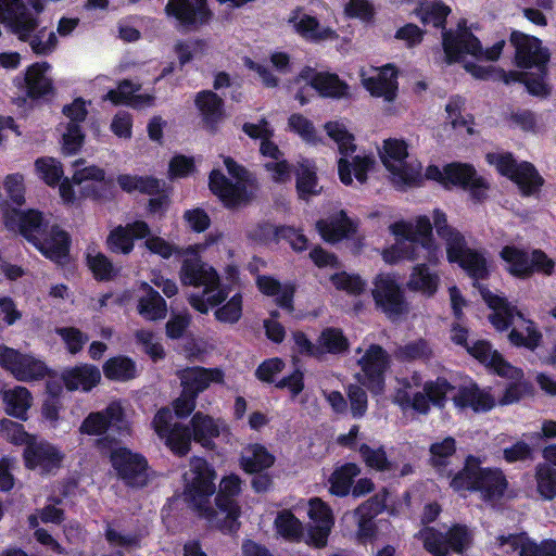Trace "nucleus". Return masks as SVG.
I'll use <instances>...</instances> for the list:
<instances>
[{
  "label": "nucleus",
  "instance_id": "1",
  "mask_svg": "<svg viewBox=\"0 0 556 556\" xmlns=\"http://www.w3.org/2000/svg\"><path fill=\"white\" fill-rule=\"evenodd\" d=\"M216 478L214 467L201 456H193L189 469L184 473V501L188 508L207 525L210 521H216V515L213 514Z\"/></svg>",
  "mask_w": 556,
  "mask_h": 556
},
{
  "label": "nucleus",
  "instance_id": "2",
  "mask_svg": "<svg viewBox=\"0 0 556 556\" xmlns=\"http://www.w3.org/2000/svg\"><path fill=\"white\" fill-rule=\"evenodd\" d=\"M224 165L229 176L237 181H231L219 169H212L208 175L210 191L218 198L227 210H236L248 205L254 198L253 191L249 188H256L257 186L255 176L231 156L224 157Z\"/></svg>",
  "mask_w": 556,
  "mask_h": 556
},
{
  "label": "nucleus",
  "instance_id": "3",
  "mask_svg": "<svg viewBox=\"0 0 556 556\" xmlns=\"http://www.w3.org/2000/svg\"><path fill=\"white\" fill-rule=\"evenodd\" d=\"M479 458L469 455L463 470L451 481L455 491H477L484 501H497L504 495L507 481L497 469L482 468Z\"/></svg>",
  "mask_w": 556,
  "mask_h": 556
},
{
  "label": "nucleus",
  "instance_id": "4",
  "mask_svg": "<svg viewBox=\"0 0 556 556\" xmlns=\"http://www.w3.org/2000/svg\"><path fill=\"white\" fill-rule=\"evenodd\" d=\"M505 46L506 40L500 39L483 49L481 41L466 26L465 21L458 24L457 31L443 33V50L448 64L460 62L465 54H470L477 60L495 62L501 58Z\"/></svg>",
  "mask_w": 556,
  "mask_h": 556
},
{
  "label": "nucleus",
  "instance_id": "5",
  "mask_svg": "<svg viewBox=\"0 0 556 556\" xmlns=\"http://www.w3.org/2000/svg\"><path fill=\"white\" fill-rule=\"evenodd\" d=\"M500 258L506 264L505 270L514 278L529 279L534 274L552 276L556 263L543 250L533 249L530 253L515 244L504 245Z\"/></svg>",
  "mask_w": 556,
  "mask_h": 556
},
{
  "label": "nucleus",
  "instance_id": "6",
  "mask_svg": "<svg viewBox=\"0 0 556 556\" xmlns=\"http://www.w3.org/2000/svg\"><path fill=\"white\" fill-rule=\"evenodd\" d=\"M486 162L495 166L497 173L513 181L525 197L540 192L544 178L536 167L528 161L517 162L511 152H491L485 155Z\"/></svg>",
  "mask_w": 556,
  "mask_h": 556
},
{
  "label": "nucleus",
  "instance_id": "7",
  "mask_svg": "<svg viewBox=\"0 0 556 556\" xmlns=\"http://www.w3.org/2000/svg\"><path fill=\"white\" fill-rule=\"evenodd\" d=\"M241 479L235 473L222 478L213 501L216 521H210L208 527L229 532L238 529L241 508L237 497L241 493Z\"/></svg>",
  "mask_w": 556,
  "mask_h": 556
},
{
  "label": "nucleus",
  "instance_id": "8",
  "mask_svg": "<svg viewBox=\"0 0 556 556\" xmlns=\"http://www.w3.org/2000/svg\"><path fill=\"white\" fill-rule=\"evenodd\" d=\"M0 367L23 382L39 381L50 374L43 361L5 344H0Z\"/></svg>",
  "mask_w": 556,
  "mask_h": 556
},
{
  "label": "nucleus",
  "instance_id": "9",
  "mask_svg": "<svg viewBox=\"0 0 556 556\" xmlns=\"http://www.w3.org/2000/svg\"><path fill=\"white\" fill-rule=\"evenodd\" d=\"M372 299L376 307L391 321H397L409 313V303L403 289L390 275H379L375 279Z\"/></svg>",
  "mask_w": 556,
  "mask_h": 556
},
{
  "label": "nucleus",
  "instance_id": "10",
  "mask_svg": "<svg viewBox=\"0 0 556 556\" xmlns=\"http://www.w3.org/2000/svg\"><path fill=\"white\" fill-rule=\"evenodd\" d=\"M425 548L433 556H450V549L463 553L472 542V534L466 526L455 525L446 533L433 528H425L419 532Z\"/></svg>",
  "mask_w": 556,
  "mask_h": 556
},
{
  "label": "nucleus",
  "instance_id": "11",
  "mask_svg": "<svg viewBox=\"0 0 556 556\" xmlns=\"http://www.w3.org/2000/svg\"><path fill=\"white\" fill-rule=\"evenodd\" d=\"M509 42L515 49L514 64L520 70H531L548 65L551 51L542 40L521 30H511Z\"/></svg>",
  "mask_w": 556,
  "mask_h": 556
},
{
  "label": "nucleus",
  "instance_id": "12",
  "mask_svg": "<svg viewBox=\"0 0 556 556\" xmlns=\"http://www.w3.org/2000/svg\"><path fill=\"white\" fill-rule=\"evenodd\" d=\"M79 431L88 435H101L112 431L118 437H126L130 426L121 404L111 403L101 412L90 413L81 422Z\"/></svg>",
  "mask_w": 556,
  "mask_h": 556
},
{
  "label": "nucleus",
  "instance_id": "13",
  "mask_svg": "<svg viewBox=\"0 0 556 556\" xmlns=\"http://www.w3.org/2000/svg\"><path fill=\"white\" fill-rule=\"evenodd\" d=\"M445 178V189L457 187L467 190L475 203H481L488 197L489 182L484 177L479 176L475 166L469 163L452 162L446 164Z\"/></svg>",
  "mask_w": 556,
  "mask_h": 556
},
{
  "label": "nucleus",
  "instance_id": "14",
  "mask_svg": "<svg viewBox=\"0 0 556 556\" xmlns=\"http://www.w3.org/2000/svg\"><path fill=\"white\" fill-rule=\"evenodd\" d=\"M305 81L321 98L349 99L351 98L350 86L336 73L318 72L316 68L305 65L294 77V83Z\"/></svg>",
  "mask_w": 556,
  "mask_h": 556
},
{
  "label": "nucleus",
  "instance_id": "15",
  "mask_svg": "<svg viewBox=\"0 0 556 556\" xmlns=\"http://www.w3.org/2000/svg\"><path fill=\"white\" fill-rule=\"evenodd\" d=\"M3 218L9 230L17 231L31 245L40 239L50 225L45 214L36 208H12L4 213Z\"/></svg>",
  "mask_w": 556,
  "mask_h": 556
},
{
  "label": "nucleus",
  "instance_id": "16",
  "mask_svg": "<svg viewBox=\"0 0 556 556\" xmlns=\"http://www.w3.org/2000/svg\"><path fill=\"white\" fill-rule=\"evenodd\" d=\"M365 379L362 384L370 392L380 394L384 389V374L390 367V355L379 344L372 343L359 358Z\"/></svg>",
  "mask_w": 556,
  "mask_h": 556
},
{
  "label": "nucleus",
  "instance_id": "17",
  "mask_svg": "<svg viewBox=\"0 0 556 556\" xmlns=\"http://www.w3.org/2000/svg\"><path fill=\"white\" fill-rule=\"evenodd\" d=\"M193 103L199 113L201 128L210 135H216L227 118L224 99L214 90L204 89L195 93Z\"/></svg>",
  "mask_w": 556,
  "mask_h": 556
},
{
  "label": "nucleus",
  "instance_id": "18",
  "mask_svg": "<svg viewBox=\"0 0 556 556\" xmlns=\"http://www.w3.org/2000/svg\"><path fill=\"white\" fill-rule=\"evenodd\" d=\"M446 256L450 263L458 264L476 282L489 279L490 269L484 254L468 248L465 238L446 248Z\"/></svg>",
  "mask_w": 556,
  "mask_h": 556
},
{
  "label": "nucleus",
  "instance_id": "19",
  "mask_svg": "<svg viewBox=\"0 0 556 556\" xmlns=\"http://www.w3.org/2000/svg\"><path fill=\"white\" fill-rule=\"evenodd\" d=\"M71 245V235L60 225L50 224L33 247L53 263L64 264L70 258Z\"/></svg>",
  "mask_w": 556,
  "mask_h": 556
},
{
  "label": "nucleus",
  "instance_id": "20",
  "mask_svg": "<svg viewBox=\"0 0 556 556\" xmlns=\"http://www.w3.org/2000/svg\"><path fill=\"white\" fill-rule=\"evenodd\" d=\"M149 235L151 229L147 222L134 220L114 227L106 237L105 245L114 254L128 255L134 251L135 240L144 239Z\"/></svg>",
  "mask_w": 556,
  "mask_h": 556
},
{
  "label": "nucleus",
  "instance_id": "21",
  "mask_svg": "<svg viewBox=\"0 0 556 556\" xmlns=\"http://www.w3.org/2000/svg\"><path fill=\"white\" fill-rule=\"evenodd\" d=\"M473 286L478 287L481 298L489 306V308L493 311L489 315V321L497 331L503 332L508 330L513 325L514 318L516 316L525 319L523 314L505 296L493 293L485 286H476V283H473Z\"/></svg>",
  "mask_w": 556,
  "mask_h": 556
},
{
  "label": "nucleus",
  "instance_id": "22",
  "mask_svg": "<svg viewBox=\"0 0 556 556\" xmlns=\"http://www.w3.org/2000/svg\"><path fill=\"white\" fill-rule=\"evenodd\" d=\"M181 390L195 399L210 388L211 383H223L224 371L220 368L190 366L177 371Z\"/></svg>",
  "mask_w": 556,
  "mask_h": 556
},
{
  "label": "nucleus",
  "instance_id": "23",
  "mask_svg": "<svg viewBox=\"0 0 556 556\" xmlns=\"http://www.w3.org/2000/svg\"><path fill=\"white\" fill-rule=\"evenodd\" d=\"M49 68L50 64L46 61L30 64L26 68L23 78H15V86L18 89H24L27 98L31 100H39L46 96H53V81L46 75Z\"/></svg>",
  "mask_w": 556,
  "mask_h": 556
},
{
  "label": "nucleus",
  "instance_id": "24",
  "mask_svg": "<svg viewBox=\"0 0 556 556\" xmlns=\"http://www.w3.org/2000/svg\"><path fill=\"white\" fill-rule=\"evenodd\" d=\"M452 401L455 407L460 409L469 408L475 413H488L496 405L491 388L481 389L473 380L457 387Z\"/></svg>",
  "mask_w": 556,
  "mask_h": 556
},
{
  "label": "nucleus",
  "instance_id": "25",
  "mask_svg": "<svg viewBox=\"0 0 556 556\" xmlns=\"http://www.w3.org/2000/svg\"><path fill=\"white\" fill-rule=\"evenodd\" d=\"M193 442L206 451L215 448L214 440L220 434H229V428L222 419H215L203 412H195L189 421Z\"/></svg>",
  "mask_w": 556,
  "mask_h": 556
},
{
  "label": "nucleus",
  "instance_id": "26",
  "mask_svg": "<svg viewBox=\"0 0 556 556\" xmlns=\"http://www.w3.org/2000/svg\"><path fill=\"white\" fill-rule=\"evenodd\" d=\"M111 463L118 477L130 486H143L149 480V468L141 454H111Z\"/></svg>",
  "mask_w": 556,
  "mask_h": 556
},
{
  "label": "nucleus",
  "instance_id": "27",
  "mask_svg": "<svg viewBox=\"0 0 556 556\" xmlns=\"http://www.w3.org/2000/svg\"><path fill=\"white\" fill-rule=\"evenodd\" d=\"M467 353L483 365L486 371L498 377H511L517 372L511 365L497 350L492 349L490 341L481 339L475 341L467 348Z\"/></svg>",
  "mask_w": 556,
  "mask_h": 556
},
{
  "label": "nucleus",
  "instance_id": "28",
  "mask_svg": "<svg viewBox=\"0 0 556 556\" xmlns=\"http://www.w3.org/2000/svg\"><path fill=\"white\" fill-rule=\"evenodd\" d=\"M255 286L263 295L275 298L274 302L278 307L288 313H293L296 292L294 281L281 283L271 275H257Z\"/></svg>",
  "mask_w": 556,
  "mask_h": 556
},
{
  "label": "nucleus",
  "instance_id": "29",
  "mask_svg": "<svg viewBox=\"0 0 556 556\" xmlns=\"http://www.w3.org/2000/svg\"><path fill=\"white\" fill-rule=\"evenodd\" d=\"M308 516L312 520L309 540L314 546L324 547L334 522L332 511L323 500L314 497L309 501Z\"/></svg>",
  "mask_w": 556,
  "mask_h": 556
},
{
  "label": "nucleus",
  "instance_id": "30",
  "mask_svg": "<svg viewBox=\"0 0 556 556\" xmlns=\"http://www.w3.org/2000/svg\"><path fill=\"white\" fill-rule=\"evenodd\" d=\"M316 162L312 159H302L294 165L295 191L298 198L302 201H309L323 192V186L319 185Z\"/></svg>",
  "mask_w": 556,
  "mask_h": 556
},
{
  "label": "nucleus",
  "instance_id": "31",
  "mask_svg": "<svg viewBox=\"0 0 556 556\" xmlns=\"http://www.w3.org/2000/svg\"><path fill=\"white\" fill-rule=\"evenodd\" d=\"M316 229L324 241L337 243L357 231V225L341 210L337 215L316 222Z\"/></svg>",
  "mask_w": 556,
  "mask_h": 556
},
{
  "label": "nucleus",
  "instance_id": "32",
  "mask_svg": "<svg viewBox=\"0 0 556 556\" xmlns=\"http://www.w3.org/2000/svg\"><path fill=\"white\" fill-rule=\"evenodd\" d=\"M61 378L68 391L90 392L100 383L101 371L96 365L83 363L65 369Z\"/></svg>",
  "mask_w": 556,
  "mask_h": 556
},
{
  "label": "nucleus",
  "instance_id": "33",
  "mask_svg": "<svg viewBox=\"0 0 556 556\" xmlns=\"http://www.w3.org/2000/svg\"><path fill=\"white\" fill-rule=\"evenodd\" d=\"M180 280L185 286H204V293H208L213 287L219 283L217 271L213 267H206L200 260L184 261Z\"/></svg>",
  "mask_w": 556,
  "mask_h": 556
},
{
  "label": "nucleus",
  "instance_id": "34",
  "mask_svg": "<svg viewBox=\"0 0 556 556\" xmlns=\"http://www.w3.org/2000/svg\"><path fill=\"white\" fill-rule=\"evenodd\" d=\"M363 85L372 97L392 102L399 90L397 70L394 65L387 64L381 67L377 76L363 79Z\"/></svg>",
  "mask_w": 556,
  "mask_h": 556
},
{
  "label": "nucleus",
  "instance_id": "35",
  "mask_svg": "<svg viewBox=\"0 0 556 556\" xmlns=\"http://www.w3.org/2000/svg\"><path fill=\"white\" fill-rule=\"evenodd\" d=\"M164 12L167 17L174 18L185 31H197L208 25L192 5V0H168Z\"/></svg>",
  "mask_w": 556,
  "mask_h": 556
},
{
  "label": "nucleus",
  "instance_id": "36",
  "mask_svg": "<svg viewBox=\"0 0 556 556\" xmlns=\"http://www.w3.org/2000/svg\"><path fill=\"white\" fill-rule=\"evenodd\" d=\"M0 433L14 445H25L24 452H58L49 444L38 445L37 435L28 433L22 424L11 419H0Z\"/></svg>",
  "mask_w": 556,
  "mask_h": 556
},
{
  "label": "nucleus",
  "instance_id": "37",
  "mask_svg": "<svg viewBox=\"0 0 556 556\" xmlns=\"http://www.w3.org/2000/svg\"><path fill=\"white\" fill-rule=\"evenodd\" d=\"M375 160L371 155H355L352 161L346 157L338 160V175L340 181L345 186L353 184V176L359 184H365L368 173L374 168Z\"/></svg>",
  "mask_w": 556,
  "mask_h": 556
},
{
  "label": "nucleus",
  "instance_id": "38",
  "mask_svg": "<svg viewBox=\"0 0 556 556\" xmlns=\"http://www.w3.org/2000/svg\"><path fill=\"white\" fill-rule=\"evenodd\" d=\"M451 12V8L442 0L421 1L414 10V14L424 25H432L434 28L442 29V34L451 30L445 27Z\"/></svg>",
  "mask_w": 556,
  "mask_h": 556
},
{
  "label": "nucleus",
  "instance_id": "39",
  "mask_svg": "<svg viewBox=\"0 0 556 556\" xmlns=\"http://www.w3.org/2000/svg\"><path fill=\"white\" fill-rule=\"evenodd\" d=\"M119 188L126 193L139 192L146 195H156L162 191L165 184L161 179L151 176H140L131 174H119L116 177Z\"/></svg>",
  "mask_w": 556,
  "mask_h": 556
},
{
  "label": "nucleus",
  "instance_id": "40",
  "mask_svg": "<svg viewBox=\"0 0 556 556\" xmlns=\"http://www.w3.org/2000/svg\"><path fill=\"white\" fill-rule=\"evenodd\" d=\"M514 369L518 371L513 372L511 377H502L508 380L502 396L498 399L501 406L510 405L519 402L526 396H532L534 393L533 384L525 379V372L521 368L514 366Z\"/></svg>",
  "mask_w": 556,
  "mask_h": 556
},
{
  "label": "nucleus",
  "instance_id": "41",
  "mask_svg": "<svg viewBox=\"0 0 556 556\" xmlns=\"http://www.w3.org/2000/svg\"><path fill=\"white\" fill-rule=\"evenodd\" d=\"M144 295L138 301V312L147 320L155 321L165 318L167 304L163 296L149 283L142 285Z\"/></svg>",
  "mask_w": 556,
  "mask_h": 556
},
{
  "label": "nucleus",
  "instance_id": "42",
  "mask_svg": "<svg viewBox=\"0 0 556 556\" xmlns=\"http://www.w3.org/2000/svg\"><path fill=\"white\" fill-rule=\"evenodd\" d=\"M536 490L544 500L556 497V454H547L535 470Z\"/></svg>",
  "mask_w": 556,
  "mask_h": 556
},
{
  "label": "nucleus",
  "instance_id": "43",
  "mask_svg": "<svg viewBox=\"0 0 556 556\" xmlns=\"http://www.w3.org/2000/svg\"><path fill=\"white\" fill-rule=\"evenodd\" d=\"M104 377L110 381L126 382L137 377L136 362L126 355L108 358L102 365Z\"/></svg>",
  "mask_w": 556,
  "mask_h": 556
},
{
  "label": "nucleus",
  "instance_id": "44",
  "mask_svg": "<svg viewBox=\"0 0 556 556\" xmlns=\"http://www.w3.org/2000/svg\"><path fill=\"white\" fill-rule=\"evenodd\" d=\"M4 409L9 416L26 420L27 410L31 405V393L25 387L16 386L3 393Z\"/></svg>",
  "mask_w": 556,
  "mask_h": 556
},
{
  "label": "nucleus",
  "instance_id": "45",
  "mask_svg": "<svg viewBox=\"0 0 556 556\" xmlns=\"http://www.w3.org/2000/svg\"><path fill=\"white\" fill-rule=\"evenodd\" d=\"M295 31L308 42H320L338 38V34L330 27L320 25L317 17L304 14L294 25Z\"/></svg>",
  "mask_w": 556,
  "mask_h": 556
},
{
  "label": "nucleus",
  "instance_id": "46",
  "mask_svg": "<svg viewBox=\"0 0 556 556\" xmlns=\"http://www.w3.org/2000/svg\"><path fill=\"white\" fill-rule=\"evenodd\" d=\"M361 473V468L353 463L337 467L329 477V492L332 495L344 497L350 494L354 478Z\"/></svg>",
  "mask_w": 556,
  "mask_h": 556
},
{
  "label": "nucleus",
  "instance_id": "47",
  "mask_svg": "<svg viewBox=\"0 0 556 556\" xmlns=\"http://www.w3.org/2000/svg\"><path fill=\"white\" fill-rule=\"evenodd\" d=\"M439 281L438 274L431 273L427 264H417L413 267L407 288L412 291H419L422 294L432 296L438 291Z\"/></svg>",
  "mask_w": 556,
  "mask_h": 556
},
{
  "label": "nucleus",
  "instance_id": "48",
  "mask_svg": "<svg viewBox=\"0 0 556 556\" xmlns=\"http://www.w3.org/2000/svg\"><path fill=\"white\" fill-rule=\"evenodd\" d=\"M388 170L392 174L394 184L402 188L420 187L422 185L424 177L420 163L414 165L407 163L405 160L388 168Z\"/></svg>",
  "mask_w": 556,
  "mask_h": 556
},
{
  "label": "nucleus",
  "instance_id": "49",
  "mask_svg": "<svg viewBox=\"0 0 556 556\" xmlns=\"http://www.w3.org/2000/svg\"><path fill=\"white\" fill-rule=\"evenodd\" d=\"M349 346L348 338L339 328H325L318 338V348H320L321 355L324 353L342 354L349 350Z\"/></svg>",
  "mask_w": 556,
  "mask_h": 556
},
{
  "label": "nucleus",
  "instance_id": "50",
  "mask_svg": "<svg viewBox=\"0 0 556 556\" xmlns=\"http://www.w3.org/2000/svg\"><path fill=\"white\" fill-rule=\"evenodd\" d=\"M433 356V351L426 339H417L404 345H401L395 351V357L401 362L414 361H430Z\"/></svg>",
  "mask_w": 556,
  "mask_h": 556
},
{
  "label": "nucleus",
  "instance_id": "51",
  "mask_svg": "<svg viewBox=\"0 0 556 556\" xmlns=\"http://www.w3.org/2000/svg\"><path fill=\"white\" fill-rule=\"evenodd\" d=\"M170 452H190L193 442L190 425L176 422L162 438Z\"/></svg>",
  "mask_w": 556,
  "mask_h": 556
},
{
  "label": "nucleus",
  "instance_id": "52",
  "mask_svg": "<svg viewBox=\"0 0 556 556\" xmlns=\"http://www.w3.org/2000/svg\"><path fill=\"white\" fill-rule=\"evenodd\" d=\"M422 390L426 392L430 403L442 409L446 405L447 394L455 391L456 387L445 377L439 376L434 380H427L424 383Z\"/></svg>",
  "mask_w": 556,
  "mask_h": 556
},
{
  "label": "nucleus",
  "instance_id": "53",
  "mask_svg": "<svg viewBox=\"0 0 556 556\" xmlns=\"http://www.w3.org/2000/svg\"><path fill=\"white\" fill-rule=\"evenodd\" d=\"M86 265L97 281L113 280L118 274V269L114 267L112 261L102 252H98L94 255L88 253L86 255Z\"/></svg>",
  "mask_w": 556,
  "mask_h": 556
},
{
  "label": "nucleus",
  "instance_id": "54",
  "mask_svg": "<svg viewBox=\"0 0 556 556\" xmlns=\"http://www.w3.org/2000/svg\"><path fill=\"white\" fill-rule=\"evenodd\" d=\"M35 169L43 182L52 188L64 178L62 164L51 156L38 157L35 161Z\"/></svg>",
  "mask_w": 556,
  "mask_h": 556
},
{
  "label": "nucleus",
  "instance_id": "55",
  "mask_svg": "<svg viewBox=\"0 0 556 556\" xmlns=\"http://www.w3.org/2000/svg\"><path fill=\"white\" fill-rule=\"evenodd\" d=\"M365 463L368 467L389 475L406 476L412 472V467L408 464L400 466V462L393 458L387 457V454H366Z\"/></svg>",
  "mask_w": 556,
  "mask_h": 556
},
{
  "label": "nucleus",
  "instance_id": "56",
  "mask_svg": "<svg viewBox=\"0 0 556 556\" xmlns=\"http://www.w3.org/2000/svg\"><path fill=\"white\" fill-rule=\"evenodd\" d=\"M535 72H528L523 86L529 94L546 98L551 94V87L547 84L548 65L534 68Z\"/></svg>",
  "mask_w": 556,
  "mask_h": 556
},
{
  "label": "nucleus",
  "instance_id": "57",
  "mask_svg": "<svg viewBox=\"0 0 556 556\" xmlns=\"http://www.w3.org/2000/svg\"><path fill=\"white\" fill-rule=\"evenodd\" d=\"M243 314V298L240 292L235 293L225 304L214 312L216 320L224 324H237Z\"/></svg>",
  "mask_w": 556,
  "mask_h": 556
},
{
  "label": "nucleus",
  "instance_id": "58",
  "mask_svg": "<svg viewBox=\"0 0 556 556\" xmlns=\"http://www.w3.org/2000/svg\"><path fill=\"white\" fill-rule=\"evenodd\" d=\"M116 197V189L112 178L103 179L80 188V198L93 201H113Z\"/></svg>",
  "mask_w": 556,
  "mask_h": 556
},
{
  "label": "nucleus",
  "instance_id": "59",
  "mask_svg": "<svg viewBox=\"0 0 556 556\" xmlns=\"http://www.w3.org/2000/svg\"><path fill=\"white\" fill-rule=\"evenodd\" d=\"M386 168H391L395 163H402L408 156L407 144L402 139L389 138L383 141V150L380 154Z\"/></svg>",
  "mask_w": 556,
  "mask_h": 556
},
{
  "label": "nucleus",
  "instance_id": "60",
  "mask_svg": "<svg viewBox=\"0 0 556 556\" xmlns=\"http://www.w3.org/2000/svg\"><path fill=\"white\" fill-rule=\"evenodd\" d=\"M331 283L337 290L345 291L351 295H359L365 291L366 283L359 275L346 271L334 273L330 276Z\"/></svg>",
  "mask_w": 556,
  "mask_h": 556
},
{
  "label": "nucleus",
  "instance_id": "61",
  "mask_svg": "<svg viewBox=\"0 0 556 556\" xmlns=\"http://www.w3.org/2000/svg\"><path fill=\"white\" fill-rule=\"evenodd\" d=\"M85 142V134L80 125L67 123L66 131L62 136V154L72 156L77 154Z\"/></svg>",
  "mask_w": 556,
  "mask_h": 556
},
{
  "label": "nucleus",
  "instance_id": "62",
  "mask_svg": "<svg viewBox=\"0 0 556 556\" xmlns=\"http://www.w3.org/2000/svg\"><path fill=\"white\" fill-rule=\"evenodd\" d=\"M527 327V336L517 329H511L508 334V340L513 346L525 348L529 351H534L542 342V333L538 330L531 320Z\"/></svg>",
  "mask_w": 556,
  "mask_h": 556
},
{
  "label": "nucleus",
  "instance_id": "63",
  "mask_svg": "<svg viewBox=\"0 0 556 556\" xmlns=\"http://www.w3.org/2000/svg\"><path fill=\"white\" fill-rule=\"evenodd\" d=\"M419 253H416V248L409 242L396 241L390 248H387L382 252V258L388 264H396L400 261H416L419 260Z\"/></svg>",
  "mask_w": 556,
  "mask_h": 556
},
{
  "label": "nucleus",
  "instance_id": "64",
  "mask_svg": "<svg viewBox=\"0 0 556 556\" xmlns=\"http://www.w3.org/2000/svg\"><path fill=\"white\" fill-rule=\"evenodd\" d=\"M141 89V84L132 83L129 79H123L118 83L116 89L108 91L105 99L110 100L114 105H130L135 93Z\"/></svg>",
  "mask_w": 556,
  "mask_h": 556
}]
</instances>
